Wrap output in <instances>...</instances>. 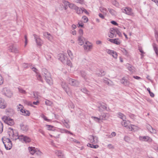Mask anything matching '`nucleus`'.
Masks as SVG:
<instances>
[{
	"label": "nucleus",
	"instance_id": "4",
	"mask_svg": "<svg viewBox=\"0 0 158 158\" xmlns=\"http://www.w3.org/2000/svg\"><path fill=\"white\" fill-rule=\"evenodd\" d=\"M121 10L122 12L129 15L133 16L134 15L132 10L129 7L123 8H122Z\"/></svg>",
	"mask_w": 158,
	"mask_h": 158
},
{
	"label": "nucleus",
	"instance_id": "53",
	"mask_svg": "<svg viewBox=\"0 0 158 158\" xmlns=\"http://www.w3.org/2000/svg\"><path fill=\"white\" fill-rule=\"evenodd\" d=\"M121 51L125 54V55H127V51L125 48H121Z\"/></svg>",
	"mask_w": 158,
	"mask_h": 158
},
{
	"label": "nucleus",
	"instance_id": "18",
	"mask_svg": "<svg viewBox=\"0 0 158 158\" xmlns=\"http://www.w3.org/2000/svg\"><path fill=\"white\" fill-rule=\"evenodd\" d=\"M147 127L149 131L151 133H155L156 132V130L153 129L150 125L148 124L147 125Z\"/></svg>",
	"mask_w": 158,
	"mask_h": 158
},
{
	"label": "nucleus",
	"instance_id": "2",
	"mask_svg": "<svg viewBox=\"0 0 158 158\" xmlns=\"http://www.w3.org/2000/svg\"><path fill=\"white\" fill-rule=\"evenodd\" d=\"M2 139L6 149L10 150L12 147V143L10 139L3 137L2 138Z\"/></svg>",
	"mask_w": 158,
	"mask_h": 158
},
{
	"label": "nucleus",
	"instance_id": "22",
	"mask_svg": "<svg viewBox=\"0 0 158 158\" xmlns=\"http://www.w3.org/2000/svg\"><path fill=\"white\" fill-rule=\"evenodd\" d=\"M152 45L153 48L154 50V51L156 55V56L157 57L158 56V49L157 45L155 43H154L152 44Z\"/></svg>",
	"mask_w": 158,
	"mask_h": 158
},
{
	"label": "nucleus",
	"instance_id": "35",
	"mask_svg": "<svg viewBox=\"0 0 158 158\" xmlns=\"http://www.w3.org/2000/svg\"><path fill=\"white\" fill-rule=\"evenodd\" d=\"M80 73L81 76L85 80H86V73L84 71H81Z\"/></svg>",
	"mask_w": 158,
	"mask_h": 158
},
{
	"label": "nucleus",
	"instance_id": "20",
	"mask_svg": "<svg viewBox=\"0 0 158 158\" xmlns=\"http://www.w3.org/2000/svg\"><path fill=\"white\" fill-rule=\"evenodd\" d=\"M45 79L47 83L49 85H51L52 84L53 82L52 78L50 77V76H48L47 77H45Z\"/></svg>",
	"mask_w": 158,
	"mask_h": 158
},
{
	"label": "nucleus",
	"instance_id": "59",
	"mask_svg": "<svg viewBox=\"0 0 158 158\" xmlns=\"http://www.w3.org/2000/svg\"><path fill=\"white\" fill-rule=\"evenodd\" d=\"M116 135V133L114 132H112L111 135H110L109 137L110 138H111L115 136Z\"/></svg>",
	"mask_w": 158,
	"mask_h": 158
},
{
	"label": "nucleus",
	"instance_id": "23",
	"mask_svg": "<svg viewBox=\"0 0 158 158\" xmlns=\"http://www.w3.org/2000/svg\"><path fill=\"white\" fill-rule=\"evenodd\" d=\"M6 107V106L4 103V100L2 98H0V108L4 109Z\"/></svg>",
	"mask_w": 158,
	"mask_h": 158
},
{
	"label": "nucleus",
	"instance_id": "12",
	"mask_svg": "<svg viewBox=\"0 0 158 158\" xmlns=\"http://www.w3.org/2000/svg\"><path fill=\"white\" fill-rule=\"evenodd\" d=\"M19 106H20V108H21L20 111L23 113V115L25 116H29L30 114V113L29 111L25 110L23 109L22 108V107H23V106L22 105L19 104ZM19 109L20 108V107L19 108Z\"/></svg>",
	"mask_w": 158,
	"mask_h": 158
},
{
	"label": "nucleus",
	"instance_id": "17",
	"mask_svg": "<svg viewBox=\"0 0 158 158\" xmlns=\"http://www.w3.org/2000/svg\"><path fill=\"white\" fill-rule=\"evenodd\" d=\"M61 86L66 92V93L68 94V90L69 89V88L67 86V84L64 81H62L61 84Z\"/></svg>",
	"mask_w": 158,
	"mask_h": 158
},
{
	"label": "nucleus",
	"instance_id": "54",
	"mask_svg": "<svg viewBox=\"0 0 158 158\" xmlns=\"http://www.w3.org/2000/svg\"><path fill=\"white\" fill-rule=\"evenodd\" d=\"M66 64L68 66L71 67L72 64L71 61L69 60H67L66 61Z\"/></svg>",
	"mask_w": 158,
	"mask_h": 158
},
{
	"label": "nucleus",
	"instance_id": "19",
	"mask_svg": "<svg viewBox=\"0 0 158 158\" xmlns=\"http://www.w3.org/2000/svg\"><path fill=\"white\" fill-rule=\"evenodd\" d=\"M121 82L125 86L129 85L130 84V82L127 80L125 79L124 77H123L121 80Z\"/></svg>",
	"mask_w": 158,
	"mask_h": 158
},
{
	"label": "nucleus",
	"instance_id": "21",
	"mask_svg": "<svg viewBox=\"0 0 158 158\" xmlns=\"http://www.w3.org/2000/svg\"><path fill=\"white\" fill-rule=\"evenodd\" d=\"M62 122L66 128L68 129L70 128V126L69 125V120H63L62 121Z\"/></svg>",
	"mask_w": 158,
	"mask_h": 158
},
{
	"label": "nucleus",
	"instance_id": "32",
	"mask_svg": "<svg viewBox=\"0 0 158 158\" xmlns=\"http://www.w3.org/2000/svg\"><path fill=\"white\" fill-rule=\"evenodd\" d=\"M100 106L98 107L99 108V111H101V110L100 109V107H102L104 109H106L107 108L106 105L105 104H104L103 103H100Z\"/></svg>",
	"mask_w": 158,
	"mask_h": 158
},
{
	"label": "nucleus",
	"instance_id": "26",
	"mask_svg": "<svg viewBox=\"0 0 158 158\" xmlns=\"http://www.w3.org/2000/svg\"><path fill=\"white\" fill-rule=\"evenodd\" d=\"M82 8H79L77 6L76 8V9L75 10L76 11V12L78 14H81L82 13Z\"/></svg>",
	"mask_w": 158,
	"mask_h": 158
},
{
	"label": "nucleus",
	"instance_id": "43",
	"mask_svg": "<svg viewBox=\"0 0 158 158\" xmlns=\"http://www.w3.org/2000/svg\"><path fill=\"white\" fill-rule=\"evenodd\" d=\"M106 52L107 53L112 56L113 54V53L114 52V51L110 49H107L106 50Z\"/></svg>",
	"mask_w": 158,
	"mask_h": 158
},
{
	"label": "nucleus",
	"instance_id": "6",
	"mask_svg": "<svg viewBox=\"0 0 158 158\" xmlns=\"http://www.w3.org/2000/svg\"><path fill=\"white\" fill-rule=\"evenodd\" d=\"M2 93L3 94L8 98H11L13 95L12 92L6 88L3 89Z\"/></svg>",
	"mask_w": 158,
	"mask_h": 158
},
{
	"label": "nucleus",
	"instance_id": "30",
	"mask_svg": "<svg viewBox=\"0 0 158 158\" xmlns=\"http://www.w3.org/2000/svg\"><path fill=\"white\" fill-rule=\"evenodd\" d=\"M105 72L103 70H101L99 71V73H97V74L98 77H102L104 76L105 74Z\"/></svg>",
	"mask_w": 158,
	"mask_h": 158
},
{
	"label": "nucleus",
	"instance_id": "50",
	"mask_svg": "<svg viewBox=\"0 0 158 158\" xmlns=\"http://www.w3.org/2000/svg\"><path fill=\"white\" fill-rule=\"evenodd\" d=\"M82 19L84 23H86L88 21V19L85 16H83Z\"/></svg>",
	"mask_w": 158,
	"mask_h": 158
},
{
	"label": "nucleus",
	"instance_id": "57",
	"mask_svg": "<svg viewBox=\"0 0 158 158\" xmlns=\"http://www.w3.org/2000/svg\"><path fill=\"white\" fill-rule=\"evenodd\" d=\"M112 56L114 58L116 59L117 57V54L115 52H114L112 55Z\"/></svg>",
	"mask_w": 158,
	"mask_h": 158
},
{
	"label": "nucleus",
	"instance_id": "40",
	"mask_svg": "<svg viewBox=\"0 0 158 158\" xmlns=\"http://www.w3.org/2000/svg\"><path fill=\"white\" fill-rule=\"evenodd\" d=\"M108 10L110 13L112 15H115V12L114 10L110 8H108Z\"/></svg>",
	"mask_w": 158,
	"mask_h": 158
},
{
	"label": "nucleus",
	"instance_id": "38",
	"mask_svg": "<svg viewBox=\"0 0 158 158\" xmlns=\"http://www.w3.org/2000/svg\"><path fill=\"white\" fill-rule=\"evenodd\" d=\"M18 89L19 92L20 93H21L23 94H26V91L23 90L22 88L20 87H19L18 88Z\"/></svg>",
	"mask_w": 158,
	"mask_h": 158
},
{
	"label": "nucleus",
	"instance_id": "33",
	"mask_svg": "<svg viewBox=\"0 0 158 158\" xmlns=\"http://www.w3.org/2000/svg\"><path fill=\"white\" fill-rule=\"evenodd\" d=\"M100 10L101 12L103 13L105 15L106 14L107 11L106 8L102 7H100Z\"/></svg>",
	"mask_w": 158,
	"mask_h": 158
},
{
	"label": "nucleus",
	"instance_id": "49",
	"mask_svg": "<svg viewBox=\"0 0 158 158\" xmlns=\"http://www.w3.org/2000/svg\"><path fill=\"white\" fill-rule=\"evenodd\" d=\"M124 139L126 142H128L130 140V138L128 136H125Z\"/></svg>",
	"mask_w": 158,
	"mask_h": 158
},
{
	"label": "nucleus",
	"instance_id": "28",
	"mask_svg": "<svg viewBox=\"0 0 158 158\" xmlns=\"http://www.w3.org/2000/svg\"><path fill=\"white\" fill-rule=\"evenodd\" d=\"M118 117L122 119L123 120V119H126V117L125 115H124L123 114H122L121 112H119L118 114Z\"/></svg>",
	"mask_w": 158,
	"mask_h": 158
},
{
	"label": "nucleus",
	"instance_id": "15",
	"mask_svg": "<svg viewBox=\"0 0 158 158\" xmlns=\"http://www.w3.org/2000/svg\"><path fill=\"white\" fill-rule=\"evenodd\" d=\"M42 74L45 77H47L48 76H50V73L45 68L42 69Z\"/></svg>",
	"mask_w": 158,
	"mask_h": 158
},
{
	"label": "nucleus",
	"instance_id": "25",
	"mask_svg": "<svg viewBox=\"0 0 158 158\" xmlns=\"http://www.w3.org/2000/svg\"><path fill=\"white\" fill-rule=\"evenodd\" d=\"M83 37L81 36H79L78 37V43L79 45H82L84 44V42L83 40Z\"/></svg>",
	"mask_w": 158,
	"mask_h": 158
},
{
	"label": "nucleus",
	"instance_id": "7",
	"mask_svg": "<svg viewBox=\"0 0 158 158\" xmlns=\"http://www.w3.org/2000/svg\"><path fill=\"white\" fill-rule=\"evenodd\" d=\"M67 80L69 84L71 85L77 87L79 85V82L75 79L68 78L67 79Z\"/></svg>",
	"mask_w": 158,
	"mask_h": 158
},
{
	"label": "nucleus",
	"instance_id": "61",
	"mask_svg": "<svg viewBox=\"0 0 158 158\" xmlns=\"http://www.w3.org/2000/svg\"><path fill=\"white\" fill-rule=\"evenodd\" d=\"M47 38L50 41H51L52 39V36L50 34L48 36Z\"/></svg>",
	"mask_w": 158,
	"mask_h": 158
},
{
	"label": "nucleus",
	"instance_id": "24",
	"mask_svg": "<svg viewBox=\"0 0 158 158\" xmlns=\"http://www.w3.org/2000/svg\"><path fill=\"white\" fill-rule=\"evenodd\" d=\"M6 113L8 116H11L13 114V111L12 109H6Z\"/></svg>",
	"mask_w": 158,
	"mask_h": 158
},
{
	"label": "nucleus",
	"instance_id": "14",
	"mask_svg": "<svg viewBox=\"0 0 158 158\" xmlns=\"http://www.w3.org/2000/svg\"><path fill=\"white\" fill-rule=\"evenodd\" d=\"M58 57H59L58 58L59 60L61 61L63 63H65V60L66 58V57L65 56L64 54L62 53L59 54L58 55Z\"/></svg>",
	"mask_w": 158,
	"mask_h": 158
},
{
	"label": "nucleus",
	"instance_id": "56",
	"mask_svg": "<svg viewBox=\"0 0 158 158\" xmlns=\"http://www.w3.org/2000/svg\"><path fill=\"white\" fill-rule=\"evenodd\" d=\"M75 2L77 3H78L81 4H83L84 3V0H76Z\"/></svg>",
	"mask_w": 158,
	"mask_h": 158
},
{
	"label": "nucleus",
	"instance_id": "9",
	"mask_svg": "<svg viewBox=\"0 0 158 158\" xmlns=\"http://www.w3.org/2000/svg\"><path fill=\"white\" fill-rule=\"evenodd\" d=\"M33 36L37 45L39 46H41L43 43L42 40L41 39L39 36L36 35L34 34Z\"/></svg>",
	"mask_w": 158,
	"mask_h": 158
},
{
	"label": "nucleus",
	"instance_id": "13",
	"mask_svg": "<svg viewBox=\"0 0 158 158\" xmlns=\"http://www.w3.org/2000/svg\"><path fill=\"white\" fill-rule=\"evenodd\" d=\"M89 139L90 140L91 142L94 143H97L98 141V138L96 136L90 135L89 137Z\"/></svg>",
	"mask_w": 158,
	"mask_h": 158
},
{
	"label": "nucleus",
	"instance_id": "3",
	"mask_svg": "<svg viewBox=\"0 0 158 158\" xmlns=\"http://www.w3.org/2000/svg\"><path fill=\"white\" fill-rule=\"evenodd\" d=\"M28 150L30 153L32 155L36 154L37 156H41L42 154L39 150L34 147H29Z\"/></svg>",
	"mask_w": 158,
	"mask_h": 158
},
{
	"label": "nucleus",
	"instance_id": "16",
	"mask_svg": "<svg viewBox=\"0 0 158 158\" xmlns=\"http://www.w3.org/2000/svg\"><path fill=\"white\" fill-rule=\"evenodd\" d=\"M20 127L21 130L23 131L26 132L28 130V126L22 123L20 125Z\"/></svg>",
	"mask_w": 158,
	"mask_h": 158
},
{
	"label": "nucleus",
	"instance_id": "55",
	"mask_svg": "<svg viewBox=\"0 0 158 158\" xmlns=\"http://www.w3.org/2000/svg\"><path fill=\"white\" fill-rule=\"evenodd\" d=\"M155 34L156 41L158 43V32L157 31H156Z\"/></svg>",
	"mask_w": 158,
	"mask_h": 158
},
{
	"label": "nucleus",
	"instance_id": "60",
	"mask_svg": "<svg viewBox=\"0 0 158 158\" xmlns=\"http://www.w3.org/2000/svg\"><path fill=\"white\" fill-rule=\"evenodd\" d=\"M89 43V42L88 41L86 42L85 43V44L84 45V48L85 49H88V43Z\"/></svg>",
	"mask_w": 158,
	"mask_h": 158
},
{
	"label": "nucleus",
	"instance_id": "36",
	"mask_svg": "<svg viewBox=\"0 0 158 158\" xmlns=\"http://www.w3.org/2000/svg\"><path fill=\"white\" fill-rule=\"evenodd\" d=\"M91 118L97 122H99V121H100L101 119H102L101 118V117H100L99 118H98L96 117L92 116L91 117Z\"/></svg>",
	"mask_w": 158,
	"mask_h": 158
},
{
	"label": "nucleus",
	"instance_id": "48",
	"mask_svg": "<svg viewBox=\"0 0 158 158\" xmlns=\"http://www.w3.org/2000/svg\"><path fill=\"white\" fill-rule=\"evenodd\" d=\"M62 2L64 4V5L68 6L69 7V4L70 3L69 2L66 1L65 0H63Z\"/></svg>",
	"mask_w": 158,
	"mask_h": 158
},
{
	"label": "nucleus",
	"instance_id": "1",
	"mask_svg": "<svg viewBox=\"0 0 158 158\" xmlns=\"http://www.w3.org/2000/svg\"><path fill=\"white\" fill-rule=\"evenodd\" d=\"M9 130L10 131H8V134L10 138L12 140H16L17 139H19L22 142L26 143H29L31 141V139L29 137L23 135L19 136L16 130H13L10 128H9Z\"/></svg>",
	"mask_w": 158,
	"mask_h": 158
},
{
	"label": "nucleus",
	"instance_id": "63",
	"mask_svg": "<svg viewBox=\"0 0 158 158\" xmlns=\"http://www.w3.org/2000/svg\"><path fill=\"white\" fill-rule=\"evenodd\" d=\"M39 132L41 133L43 135H44V131L41 129H39L38 130Z\"/></svg>",
	"mask_w": 158,
	"mask_h": 158
},
{
	"label": "nucleus",
	"instance_id": "64",
	"mask_svg": "<svg viewBox=\"0 0 158 158\" xmlns=\"http://www.w3.org/2000/svg\"><path fill=\"white\" fill-rule=\"evenodd\" d=\"M111 23L114 25H118V24L117 23V22L114 21H112L111 22Z\"/></svg>",
	"mask_w": 158,
	"mask_h": 158
},
{
	"label": "nucleus",
	"instance_id": "34",
	"mask_svg": "<svg viewBox=\"0 0 158 158\" xmlns=\"http://www.w3.org/2000/svg\"><path fill=\"white\" fill-rule=\"evenodd\" d=\"M77 6L73 3H71L69 4V7L72 9L75 10Z\"/></svg>",
	"mask_w": 158,
	"mask_h": 158
},
{
	"label": "nucleus",
	"instance_id": "44",
	"mask_svg": "<svg viewBox=\"0 0 158 158\" xmlns=\"http://www.w3.org/2000/svg\"><path fill=\"white\" fill-rule=\"evenodd\" d=\"M45 102L46 105L49 106H51L52 104L51 101L48 100H46Z\"/></svg>",
	"mask_w": 158,
	"mask_h": 158
},
{
	"label": "nucleus",
	"instance_id": "51",
	"mask_svg": "<svg viewBox=\"0 0 158 158\" xmlns=\"http://www.w3.org/2000/svg\"><path fill=\"white\" fill-rule=\"evenodd\" d=\"M127 67H128V69L129 71H130L131 72H133V71L134 70V67H133V66H131V65H129Z\"/></svg>",
	"mask_w": 158,
	"mask_h": 158
},
{
	"label": "nucleus",
	"instance_id": "52",
	"mask_svg": "<svg viewBox=\"0 0 158 158\" xmlns=\"http://www.w3.org/2000/svg\"><path fill=\"white\" fill-rule=\"evenodd\" d=\"M41 117L44 119V120L47 122H49L50 120V119H48L47 118L44 114H42L41 115Z\"/></svg>",
	"mask_w": 158,
	"mask_h": 158
},
{
	"label": "nucleus",
	"instance_id": "42",
	"mask_svg": "<svg viewBox=\"0 0 158 158\" xmlns=\"http://www.w3.org/2000/svg\"><path fill=\"white\" fill-rule=\"evenodd\" d=\"M36 77H37V79L38 80L40 81H41L42 82H43V80H42V77L40 74H37Z\"/></svg>",
	"mask_w": 158,
	"mask_h": 158
},
{
	"label": "nucleus",
	"instance_id": "5",
	"mask_svg": "<svg viewBox=\"0 0 158 158\" xmlns=\"http://www.w3.org/2000/svg\"><path fill=\"white\" fill-rule=\"evenodd\" d=\"M2 119L5 123L9 125L12 126L14 124L13 119L8 118L7 116H4L2 118Z\"/></svg>",
	"mask_w": 158,
	"mask_h": 158
},
{
	"label": "nucleus",
	"instance_id": "62",
	"mask_svg": "<svg viewBox=\"0 0 158 158\" xmlns=\"http://www.w3.org/2000/svg\"><path fill=\"white\" fill-rule=\"evenodd\" d=\"M82 13H83V12H84L86 14L88 15L89 14V12L83 8H82Z\"/></svg>",
	"mask_w": 158,
	"mask_h": 158
},
{
	"label": "nucleus",
	"instance_id": "45",
	"mask_svg": "<svg viewBox=\"0 0 158 158\" xmlns=\"http://www.w3.org/2000/svg\"><path fill=\"white\" fill-rule=\"evenodd\" d=\"M4 82V79L2 76L0 74V85L3 84Z\"/></svg>",
	"mask_w": 158,
	"mask_h": 158
},
{
	"label": "nucleus",
	"instance_id": "39",
	"mask_svg": "<svg viewBox=\"0 0 158 158\" xmlns=\"http://www.w3.org/2000/svg\"><path fill=\"white\" fill-rule=\"evenodd\" d=\"M81 91L85 94H89V92L87 90L86 88H84L82 89H81Z\"/></svg>",
	"mask_w": 158,
	"mask_h": 158
},
{
	"label": "nucleus",
	"instance_id": "46",
	"mask_svg": "<svg viewBox=\"0 0 158 158\" xmlns=\"http://www.w3.org/2000/svg\"><path fill=\"white\" fill-rule=\"evenodd\" d=\"M3 127L2 123L0 121V133H1L3 131Z\"/></svg>",
	"mask_w": 158,
	"mask_h": 158
},
{
	"label": "nucleus",
	"instance_id": "10",
	"mask_svg": "<svg viewBox=\"0 0 158 158\" xmlns=\"http://www.w3.org/2000/svg\"><path fill=\"white\" fill-rule=\"evenodd\" d=\"M121 124L123 126L126 127L127 128L130 130H132L134 128L132 126H134L133 125H131L130 126H128V123H127L125 119H123V121L121 123Z\"/></svg>",
	"mask_w": 158,
	"mask_h": 158
},
{
	"label": "nucleus",
	"instance_id": "58",
	"mask_svg": "<svg viewBox=\"0 0 158 158\" xmlns=\"http://www.w3.org/2000/svg\"><path fill=\"white\" fill-rule=\"evenodd\" d=\"M50 34L49 33H48V32H45L43 33L44 36H45L46 38H47V37Z\"/></svg>",
	"mask_w": 158,
	"mask_h": 158
},
{
	"label": "nucleus",
	"instance_id": "37",
	"mask_svg": "<svg viewBox=\"0 0 158 158\" xmlns=\"http://www.w3.org/2000/svg\"><path fill=\"white\" fill-rule=\"evenodd\" d=\"M67 53L71 59H72L73 58V53L71 51H70V50H68Z\"/></svg>",
	"mask_w": 158,
	"mask_h": 158
},
{
	"label": "nucleus",
	"instance_id": "47",
	"mask_svg": "<svg viewBox=\"0 0 158 158\" xmlns=\"http://www.w3.org/2000/svg\"><path fill=\"white\" fill-rule=\"evenodd\" d=\"M115 31H116V34L118 35L120 37H122V35L121 32L118 29H117V30Z\"/></svg>",
	"mask_w": 158,
	"mask_h": 158
},
{
	"label": "nucleus",
	"instance_id": "41",
	"mask_svg": "<svg viewBox=\"0 0 158 158\" xmlns=\"http://www.w3.org/2000/svg\"><path fill=\"white\" fill-rule=\"evenodd\" d=\"M61 132H62V133H70V134H72V135L73 134L70 131H69L67 130H66L65 129H61Z\"/></svg>",
	"mask_w": 158,
	"mask_h": 158
},
{
	"label": "nucleus",
	"instance_id": "8",
	"mask_svg": "<svg viewBox=\"0 0 158 158\" xmlns=\"http://www.w3.org/2000/svg\"><path fill=\"white\" fill-rule=\"evenodd\" d=\"M139 140L141 141L147 142L150 143L152 141V139L147 136H140L139 137Z\"/></svg>",
	"mask_w": 158,
	"mask_h": 158
},
{
	"label": "nucleus",
	"instance_id": "11",
	"mask_svg": "<svg viewBox=\"0 0 158 158\" xmlns=\"http://www.w3.org/2000/svg\"><path fill=\"white\" fill-rule=\"evenodd\" d=\"M8 50L10 52L15 53H17L19 52L18 49L15 47L13 44H11L8 47Z\"/></svg>",
	"mask_w": 158,
	"mask_h": 158
},
{
	"label": "nucleus",
	"instance_id": "31",
	"mask_svg": "<svg viewBox=\"0 0 158 158\" xmlns=\"http://www.w3.org/2000/svg\"><path fill=\"white\" fill-rule=\"evenodd\" d=\"M87 146L91 148H97L98 147V145H94L93 144L88 143L87 144Z\"/></svg>",
	"mask_w": 158,
	"mask_h": 158
},
{
	"label": "nucleus",
	"instance_id": "27",
	"mask_svg": "<svg viewBox=\"0 0 158 158\" xmlns=\"http://www.w3.org/2000/svg\"><path fill=\"white\" fill-rule=\"evenodd\" d=\"M117 29V28H111L110 29V32L114 36V37H116V31H115Z\"/></svg>",
	"mask_w": 158,
	"mask_h": 158
},
{
	"label": "nucleus",
	"instance_id": "29",
	"mask_svg": "<svg viewBox=\"0 0 158 158\" xmlns=\"http://www.w3.org/2000/svg\"><path fill=\"white\" fill-rule=\"evenodd\" d=\"M113 43L117 45H119L121 43V41L118 38L113 39Z\"/></svg>",
	"mask_w": 158,
	"mask_h": 158
}]
</instances>
